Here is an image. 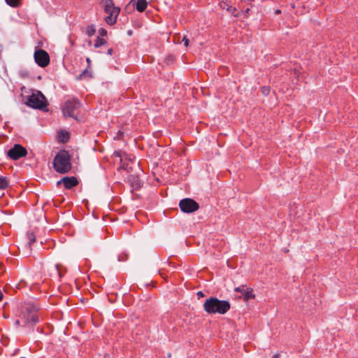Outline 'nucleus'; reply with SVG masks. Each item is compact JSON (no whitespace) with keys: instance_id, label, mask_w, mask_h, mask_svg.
Segmentation results:
<instances>
[{"instance_id":"1","label":"nucleus","mask_w":358,"mask_h":358,"mask_svg":"<svg viewBox=\"0 0 358 358\" xmlns=\"http://www.w3.org/2000/svg\"><path fill=\"white\" fill-rule=\"evenodd\" d=\"M231 304L228 301L220 300L217 297H210L203 303V309L208 314L224 315L229 310Z\"/></svg>"},{"instance_id":"2","label":"nucleus","mask_w":358,"mask_h":358,"mask_svg":"<svg viewBox=\"0 0 358 358\" xmlns=\"http://www.w3.org/2000/svg\"><path fill=\"white\" fill-rule=\"evenodd\" d=\"M52 164L56 172L61 174L69 173L72 169L71 155L69 151L66 150L59 151L53 159Z\"/></svg>"},{"instance_id":"3","label":"nucleus","mask_w":358,"mask_h":358,"mask_svg":"<svg viewBox=\"0 0 358 358\" xmlns=\"http://www.w3.org/2000/svg\"><path fill=\"white\" fill-rule=\"evenodd\" d=\"M26 104L32 108L43 111L47 110V99L40 91H36V93H32L31 95L28 96Z\"/></svg>"},{"instance_id":"4","label":"nucleus","mask_w":358,"mask_h":358,"mask_svg":"<svg viewBox=\"0 0 358 358\" xmlns=\"http://www.w3.org/2000/svg\"><path fill=\"white\" fill-rule=\"evenodd\" d=\"M105 6L104 10L108 15L106 17V22L110 24L113 25L117 22V17L120 13V8L115 7L113 0H104Z\"/></svg>"},{"instance_id":"5","label":"nucleus","mask_w":358,"mask_h":358,"mask_svg":"<svg viewBox=\"0 0 358 358\" xmlns=\"http://www.w3.org/2000/svg\"><path fill=\"white\" fill-rule=\"evenodd\" d=\"M80 103L76 99L67 100L63 108L62 111L64 116H69L76 119V111L80 108Z\"/></svg>"},{"instance_id":"6","label":"nucleus","mask_w":358,"mask_h":358,"mask_svg":"<svg viewBox=\"0 0 358 358\" xmlns=\"http://www.w3.org/2000/svg\"><path fill=\"white\" fill-rule=\"evenodd\" d=\"M179 207L183 213H192L199 208V204L192 199L186 198L180 201Z\"/></svg>"},{"instance_id":"7","label":"nucleus","mask_w":358,"mask_h":358,"mask_svg":"<svg viewBox=\"0 0 358 358\" xmlns=\"http://www.w3.org/2000/svg\"><path fill=\"white\" fill-rule=\"evenodd\" d=\"M34 57L35 62L41 67H46L50 64V56L48 53L43 49L36 50Z\"/></svg>"},{"instance_id":"8","label":"nucleus","mask_w":358,"mask_h":358,"mask_svg":"<svg viewBox=\"0 0 358 358\" xmlns=\"http://www.w3.org/2000/svg\"><path fill=\"white\" fill-rule=\"evenodd\" d=\"M8 157L13 160H17L27 155V150L20 144H15L14 146L8 151Z\"/></svg>"},{"instance_id":"9","label":"nucleus","mask_w":358,"mask_h":358,"mask_svg":"<svg viewBox=\"0 0 358 358\" xmlns=\"http://www.w3.org/2000/svg\"><path fill=\"white\" fill-rule=\"evenodd\" d=\"M61 184L64 185L65 189H70L78 185V180L74 176H65L57 182V186H59Z\"/></svg>"},{"instance_id":"10","label":"nucleus","mask_w":358,"mask_h":358,"mask_svg":"<svg viewBox=\"0 0 358 358\" xmlns=\"http://www.w3.org/2000/svg\"><path fill=\"white\" fill-rule=\"evenodd\" d=\"M236 292L241 293L243 299L245 301H248L250 299H255V295L252 293L253 289L251 287H246L245 285H241L240 287H237L234 289Z\"/></svg>"},{"instance_id":"11","label":"nucleus","mask_w":358,"mask_h":358,"mask_svg":"<svg viewBox=\"0 0 358 358\" xmlns=\"http://www.w3.org/2000/svg\"><path fill=\"white\" fill-rule=\"evenodd\" d=\"M32 309H35L34 306H30L27 308V315L26 317V322L29 324H36L38 322V317L35 310H32Z\"/></svg>"},{"instance_id":"12","label":"nucleus","mask_w":358,"mask_h":358,"mask_svg":"<svg viewBox=\"0 0 358 358\" xmlns=\"http://www.w3.org/2000/svg\"><path fill=\"white\" fill-rule=\"evenodd\" d=\"M128 181L134 189L137 190L141 187L140 178L136 175H130L128 178Z\"/></svg>"},{"instance_id":"13","label":"nucleus","mask_w":358,"mask_h":358,"mask_svg":"<svg viewBox=\"0 0 358 358\" xmlns=\"http://www.w3.org/2000/svg\"><path fill=\"white\" fill-rule=\"evenodd\" d=\"M148 6V2L146 0H138L136 3V10L138 12H143Z\"/></svg>"},{"instance_id":"14","label":"nucleus","mask_w":358,"mask_h":358,"mask_svg":"<svg viewBox=\"0 0 358 358\" xmlns=\"http://www.w3.org/2000/svg\"><path fill=\"white\" fill-rule=\"evenodd\" d=\"M90 68H86L77 78L78 80H82L85 78H92V71H90Z\"/></svg>"},{"instance_id":"15","label":"nucleus","mask_w":358,"mask_h":358,"mask_svg":"<svg viewBox=\"0 0 358 358\" xmlns=\"http://www.w3.org/2000/svg\"><path fill=\"white\" fill-rule=\"evenodd\" d=\"M27 237L28 239V243L29 247H31L33 243L36 242V236L33 231H28L27 234Z\"/></svg>"},{"instance_id":"16","label":"nucleus","mask_w":358,"mask_h":358,"mask_svg":"<svg viewBox=\"0 0 358 358\" xmlns=\"http://www.w3.org/2000/svg\"><path fill=\"white\" fill-rule=\"evenodd\" d=\"M95 33H96V28H95L94 25L91 24V25H88L86 27L85 34L87 35L88 37H92V36L94 35Z\"/></svg>"},{"instance_id":"17","label":"nucleus","mask_w":358,"mask_h":358,"mask_svg":"<svg viewBox=\"0 0 358 358\" xmlns=\"http://www.w3.org/2000/svg\"><path fill=\"white\" fill-rule=\"evenodd\" d=\"M6 3L11 7L17 8L21 6V0H5Z\"/></svg>"},{"instance_id":"18","label":"nucleus","mask_w":358,"mask_h":358,"mask_svg":"<svg viewBox=\"0 0 358 358\" xmlns=\"http://www.w3.org/2000/svg\"><path fill=\"white\" fill-rule=\"evenodd\" d=\"M8 186V182L6 177H0V189H5Z\"/></svg>"},{"instance_id":"19","label":"nucleus","mask_w":358,"mask_h":358,"mask_svg":"<svg viewBox=\"0 0 358 358\" xmlns=\"http://www.w3.org/2000/svg\"><path fill=\"white\" fill-rule=\"evenodd\" d=\"M106 43V41L105 39L98 36L96 38V39L95 40L94 47L96 48H98L101 47V45H105Z\"/></svg>"},{"instance_id":"20","label":"nucleus","mask_w":358,"mask_h":358,"mask_svg":"<svg viewBox=\"0 0 358 358\" xmlns=\"http://www.w3.org/2000/svg\"><path fill=\"white\" fill-rule=\"evenodd\" d=\"M227 10L231 13L234 16L238 17V14L235 13V12L236 11V8L235 7H232L231 6H229L227 8Z\"/></svg>"},{"instance_id":"21","label":"nucleus","mask_w":358,"mask_h":358,"mask_svg":"<svg viewBox=\"0 0 358 358\" xmlns=\"http://www.w3.org/2000/svg\"><path fill=\"white\" fill-rule=\"evenodd\" d=\"M261 91L263 94L268 95L270 92V88L269 87H262Z\"/></svg>"},{"instance_id":"22","label":"nucleus","mask_w":358,"mask_h":358,"mask_svg":"<svg viewBox=\"0 0 358 358\" xmlns=\"http://www.w3.org/2000/svg\"><path fill=\"white\" fill-rule=\"evenodd\" d=\"M99 35L102 37L106 36L107 35V31L104 28H101L99 30Z\"/></svg>"},{"instance_id":"23","label":"nucleus","mask_w":358,"mask_h":358,"mask_svg":"<svg viewBox=\"0 0 358 358\" xmlns=\"http://www.w3.org/2000/svg\"><path fill=\"white\" fill-rule=\"evenodd\" d=\"M182 41L184 42V45L185 47H187L189 45V39L187 38V36H183Z\"/></svg>"},{"instance_id":"24","label":"nucleus","mask_w":358,"mask_h":358,"mask_svg":"<svg viewBox=\"0 0 358 358\" xmlns=\"http://www.w3.org/2000/svg\"><path fill=\"white\" fill-rule=\"evenodd\" d=\"M220 6L222 9H226L227 10V8L229 7V6L228 5V3L225 1H222L220 3Z\"/></svg>"},{"instance_id":"25","label":"nucleus","mask_w":358,"mask_h":358,"mask_svg":"<svg viewBox=\"0 0 358 358\" xmlns=\"http://www.w3.org/2000/svg\"><path fill=\"white\" fill-rule=\"evenodd\" d=\"M293 71H294V74L295 75L296 77H298L299 76L300 71L299 69L295 68V69H294Z\"/></svg>"},{"instance_id":"26","label":"nucleus","mask_w":358,"mask_h":358,"mask_svg":"<svg viewBox=\"0 0 358 358\" xmlns=\"http://www.w3.org/2000/svg\"><path fill=\"white\" fill-rule=\"evenodd\" d=\"M64 138H65V139H63V140H62L64 142H66V141L69 140V133H68V132H66V134H64Z\"/></svg>"},{"instance_id":"27","label":"nucleus","mask_w":358,"mask_h":358,"mask_svg":"<svg viewBox=\"0 0 358 358\" xmlns=\"http://www.w3.org/2000/svg\"><path fill=\"white\" fill-rule=\"evenodd\" d=\"M55 268H56V271H57V273H58L59 276L61 278V277H62V273H61V271L59 270V265H58V264H57V265L55 266Z\"/></svg>"},{"instance_id":"28","label":"nucleus","mask_w":358,"mask_h":358,"mask_svg":"<svg viewBox=\"0 0 358 358\" xmlns=\"http://www.w3.org/2000/svg\"><path fill=\"white\" fill-rule=\"evenodd\" d=\"M86 62L87 63V68H91V59L89 57H87L86 59Z\"/></svg>"},{"instance_id":"29","label":"nucleus","mask_w":358,"mask_h":358,"mask_svg":"<svg viewBox=\"0 0 358 358\" xmlns=\"http://www.w3.org/2000/svg\"><path fill=\"white\" fill-rule=\"evenodd\" d=\"M196 294H197V296H198V297H199H199H203V296H204V294H203V292H201V291L198 292Z\"/></svg>"},{"instance_id":"30","label":"nucleus","mask_w":358,"mask_h":358,"mask_svg":"<svg viewBox=\"0 0 358 358\" xmlns=\"http://www.w3.org/2000/svg\"><path fill=\"white\" fill-rule=\"evenodd\" d=\"M113 53V48H109L107 51V54L109 55H112Z\"/></svg>"},{"instance_id":"31","label":"nucleus","mask_w":358,"mask_h":358,"mask_svg":"<svg viewBox=\"0 0 358 358\" xmlns=\"http://www.w3.org/2000/svg\"><path fill=\"white\" fill-rule=\"evenodd\" d=\"M122 135H123V132L121 131H119L117 133L118 138H120Z\"/></svg>"},{"instance_id":"32","label":"nucleus","mask_w":358,"mask_h":358,"mask_svg":"<svg viewBox=\"0 0 358 358\" xmlns=\"http://www.w3.org/2000/svg\"><path fill=\"white\" fill-rule=\"evenodd\" d=\"M3 292L0 290V301H1L3 300Z\"/></svg>"},{"instance_id":"33","label":"nucleus","mask_w":358,"mask_h":358,"mask_svg":"<svg viewBox=\"0 0 358 358\" xmlns=\"http://www.w3.org/2000/svg\"><path fill=\"white\" fill-rule=\"evenodd\" d=\"M115 156H117V157H119L122 158V155H121V154H120V152H115Z\"/></svg>"},{"instance_id":"34","label":"nucleus","mask_w":358,"mask_h":358,"mask_svg":"<svg viewBox=\"0 0 358 358\" xmlns=\"http://www.w3.org/2000/svg\"><path fill=\"white\" fill-rule=\"evenodd\" d=\"M279 357H280L279 355L276 354V355H274L272 358H279Z\"/></svg>"},{"instance_id":"35","label":"nucleus","mask_w":358,"mask_h":358,"mask_svg":"<svg viewBox=\"0 0 358 358\" xmlns=\"http://www.w3.org/2000/svg\"><path fill=\"white\" fill-rule=\"evenodd\" d=\"M15 323H16V324L19 325L20 324V320H16Z\"/></svg>"},{"instance_id":"36","label":"nucleus","mask_w":358,"mask_h":358,"mask_svg":"<svg viewBox=\"0 0 358 358\" xmlns=\"http://www.w3.org/2000/svg\"><path fill=\"white\" fill-rule=\"evenodd\" d=\"M249 11H250V8H247V9L245 10V13H249Z\"/></svg>"},{"instance_id":"37","label":"nucleus","mask_w":358,"mask_h":358,"mask_svg":"<svg viewBox=\"0 0 358 358\" xmlns=\"http://www.w3.org/2000/svg\"><path fill=\"white\" fill-rule=\"evenodd\" d=\"M280 13V10H277L275 11V13H277V14H278V13Z\"/></svg>"}]
</instances>
